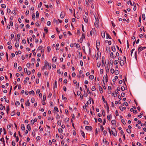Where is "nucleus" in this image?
Returning <instances> with one entry per match:
<instances>
[{
    "mask_svg": "<svg viewBox=\"0 0 146 146\" xmlns=\"http://www.w3.org/2000/svg\"><path fill=\"white\" fill-rule=\"evenodd\" d=\"M111 132L112 133V134L113 135H114L115 136H116V134H117V131L114 128H111Z\"/></svg>",
    "mask_w": 146,
    "mask_h": 146,
    "instance_id": "1",
    "label": "nucleus"
},
{
    "mask_svg": "<svg viewBox=\"0 0 146 146\" xmlns=\"http://www.w3.org/2000/svg\"><path fill=\"white\" fill-rule=\"evenodd\" d=\"M95 17L96 20V21L94 23V25L96 28H98L99 27V25L98 24L99 23V20H98V21L97 20L98 19V18H96V17Z\"/></svg>",
    "mask_w": 146,
    "mask_h": 146,
    "instance_id": "2",
    "label": "nucleus"
},
{
    "mask_svg": "<svg viewBox=\"0 0 146 146\" xmlns=\"http://www.w3.org/2000/svg\"><path fill=\"white\" fill-rule=\"evenodd\" d=\"M85 129L87 130L91 131L92 129V128L91 126H86L85 127Z\"/></svg>",
    "mask_w": 146,
    "mask_h": 146,
    "instance_id": "3",
    "label": "nucleus"
},
{
    "mask_svg": "<svg viewBox=\"0 0 146 146\" xmlns=\"http://www.w3.org/2000/svg\"><path fill=\"white\" fill-rule=\"evenodd\" d=\"M83 17L85 22L87 23L88 21V19L87 17L86 16H85L84 15L83 16Z\"/></svg>",
    "mask_w": 146,
    "mask_h": 146,
    "instance_id": "4",
    "label": "nucleus"
},
{
    "mask_svg": "<svg viewBox=\"0 0 146 146\" xmlns=\"http://www.w3.org/2000/svg\"><path fill=\"white\" fill-rule=\"evenodd\" d=\"M145 48H146V47L144 46L142 47H139L138 48V51L139 52Z\"/></svg>",
    "mask_w": 146,
    "mask_h": 146,
    "instance_id": "5",
    "label": "nucleus"
},
{
    "mask_svg": "<svg viewBox=\"0 0 146 146\" xmlns=\"http://www.w3.org/2000/svg\"><path fill=\"white\" fill-rule=\"evenodd\" d=\"M101 35L103 38H105V33L104 31L101 32Z\"/></svg>",
    "mask_w": 146,
    "mask_h": 146,
    "instance_id": "6",
    "label": "nucleus"
},
{
    "mask_svg": "<svg viewBox=\"0 0 146 146\" xmlns=\"http://www.w3.org/2000/svg\"><path fill=\"white\" fill-rule=\"evenodd\" d=\"M99 89L101 93L102 94L103 92V89L100 86L99 87Z\"/></svg>",
    "mask_w": 146,
    "mask_h": 146,
    "instance_id": "7",
    "label": "nucleus"
},
{
    "mask_svg": "<svg viewBox=\"0 0 146 146\" xmlns=\"http://www.w3.org/2000/svg\"><path fill=\"white\" fill-rule=\"evenodd\" d=\"M99 57H101V53H100V55H99L98 52L97 55H96V59L97 60L98 59V58Z\"/></svg>",
    "mask_w": 146,
    "mask_h": 146,
    "instance_id": "8",
    "label": "nucleus"
},
{
    "mask_svg": "<svg viewBox=\"0 0 146 146\" xmlns=\"http://www.w3.org/2000/svg\"><path fill=\"white\" fill-rule=\"evenodd\" d=\"M119 63L120 65L122 66H123L124 64V62L123 60H120Z\"/></svg>",
    "mask_w": 146,
    "mask_h": 146,
    "instance_id": "9",
    "label": "nucleus"
},
{
    "mask_svg": "<svg viewBox=\"0 0 146 146\" xmlns=\"http://www.w3.org/2000/svg\"><path fill=\"white\" fill-rule=\"evenodd\" d=\"M104 56H102V66H104L105 64L104 63Z\"/></svg>",
    "mask_w": 146,
    "mask_h": 146,
    "instance_id": "10",
    "label": "nucleus"
},
{
    "mask_svg": "<svg viewBox=\"0 0 146 146\" xmlns=\"http://www.w3.org/2000/svg\"><path fill=\"white\" fill-rule=\"evenodd\" d=\"M81 133L82 134V135L83 136V137L84 138H85L86 137H85V133H84V132L82 130H81Z\"/></svg>",
    "mask_w": 146,
    "mask_h": 146,
    "instance_id": "11",
    "label": "nucleus"
},
{
    "mask_svg": "<svg viewBox=\"0 0 146 146\" xmlns=\"http://www.w3.org/2000/svg\"><path fill=\"white\" fill-rule=\"evenodd\" d=\"M85 38V37L84 35V33H82V38L80 39V40H81V39H82V40L81 42H82L83 39V38Z\"/></svg>",
    "mask_w": 146,
    "mask_h": 146,
    "instance_id": "12",
    "label": "nucleus"
},
{
    "mask_svg": "<svg viewBox=\"0 0 146 146\" xmlns=\"http://www.w3.org/2000/svg\"><path fill=\"white\" fill-rule=\"evenodd\" d=\"M25 105L27 106H29L30 105V103L29 102V100H27L26 102Z\"/></svg>",
    "mask_w": 146,
    "mask_h": 146,
    "instance_id": "13",
    "label": "nucleus"
},
{
    "mask_svg": "<svg viewBox=\"0 0 146 146\" xmlns=\"http://www.w3.org/2000/svg\"><path fill=\"white\" fill-rule=\"evenodd\" d=\"M103 142L104 143V142L106 144H109V142L108 141H106V139H104L103 140Z\"/></svg>",
    "mask_w": 146,
    "mask_h": 146,
    "instance_id": "14",
    "label": "nucleus"
},
{
    "mask_svg": "<svg viewBox=\"0 0 146 146\" xmlns=\"http://www.w3.org/2000/svg\"><path fill=\"white\" fill-rule=\"evenodd\" d=\"M21 128L22 130H24L25 129V126L23 124H22L21 125Z\"/></svg>",
    "mask_w": 146,
    "mask_h": 146,
    "instance_id": "15",
    "label": "nucleus"
},
{
    "mask_svg": "<svg viewBox=\"0 0 146 146\" xmlns=\"http://www.w3.org/2000/svg\"><path fill=\"white\" fill-rule=\"evenodd\" d=\"M91 103V101L88 100L87 102V103L85 105L86 106H88V104H90Z\"/></svg>",
    "mask_w": 146,
    "mask_h": 146,
    "instance_id": "16",
    "label": "nucleus"
},
{
    "mask_svg": "<svg viewBox=\"0 0 146 146\" xmlns=\"http://www.w3.org/2000/svg\"><path fill=\"white\" fill-rule=\"evenodd\" d=\"M104 79H105L106 80V82H108V76L107 74H106V76H104L103 79V80H104Z\"/></svg>",
    "mask_w": 146,
    "mask_h": 146,
    "instance_id": "17",
    "label": "nucleus"
},
{
    "mask_svg": "<svg viewBox=\"0 0 146 146\" xmlns=\"http://www.w3.org/2000/svg\"><path fill=\"white\" fill-rule=\"evenodd\" d=\"M111 122L112 125H115L116 123V121L115 120H112Z\"/></svg>",
    "mask_w": 146,
    "mask_h": 146,
    "instance_id": "18",
    "label": "nucleus"
},
{
    "mask_svg": "<svg viewBox=\"0 0 146 146\" xmlns=\"http://www.w3.org/2000/svg\"><path fill=\"white\" fill-rule=\"evenodd\" d=\"M106 107H107V110L108 113L109 112V105L108 104L107 102H106Z\"/></svg>",
    "mask_w": 146,
    "mask_h": 146,
    "instance_id": "19",
    "label": "nucleus"
},
{
    "mask_svg": "<svg viewBox=\"0 0 146 146\" xmlns=\"http://www.w3.org/2000/svg\"><path fill=\"white\" fill-rule=\"evenodd\" d=\"M111 49L112 50V51L113 52H115V51H116V49H115V46H113L112 47H111Z\"/></svg>",
    "mask_w": 146,
    "mask_h": 146,
    "instance_id": "20",
    "label": "nucleus"
},
{
    "mask_svg": "<svg viewBox=\"0 0 146 146\" xmlns=\"http://www.w3.org/2000/svg\"><path fill=\"white\" fill-rule=\"evenodd\" d=\"M1 141H2V142H3V146H5V141L4 139V138L3 137L2 138L0 139Z\"/></svg>",
    "mask_w": 146,
    "mask_h": 146,
    "instance_id": "21",
    "label": "nucleus"
},
{
    "mask_svg": "<svg viewBox=\"0 0 146 146\" xmlns=\"http://www.w3.org/2000/svg\"><path fill=\"white\" fill-rule=\"evenodd\" d=\"M62 100H64L65 101H66L67 100V98L66 97H64L63 95H62Z\"/></svg>",
    "mask_w": 146,
    "mask_h": 146,
    "instance_id": "22",
    "label": "nucleus"
},
{
    "mask_svg": "<svg viewBox=\"0 0 146 146\" xmlns=\"http://www.w3.org/2000/svg\"><path fill=\"white\" fill-rule=\"evenodd\" d=\"M106 38H109V39H111V36H110V35H109V34L108 33H106Z\"/></svg>",
    "mask_w": 146,
    "mask_h": 146,
    "instance_id": "23",
    "label": "nucleus"
},
{
    "mask_svg": "<svg viewBox=\"0 0 146 146\" xmlns=\"http://www.w3.org/2000/svg\"><path fill=\"white\" fill-rule=\"evenodd\" d=\"M103 84H102V86L103 87V88L105 90L106 89V87L105 86V84L104 83V80H103Z\"/></svg>",
    "mask_w": 146,
    "mask_h": 146,
    "instance_id": "24",
    "label": "nucleus"
},
{
    "mask_svg": "<svg viewBox=\"0 0 146 146\" xmlns=\"http://www.w3.org/2000/svg\"><path fill=\"white\" fill-rule=\"evenodd\" d=\"M15 53L16 55H18V54H21V51L19 50L18 52L16 51L15 52Z\"/></svg>",
    "mask_w": 146,
    "mask_h": 146,
    "instance_id": "25",
    "label": "nucleus"
},
{
    "mask_svg": "<svg viewBox=\"0 0 146 146\" xmlns=\"http://www.w3.org/2000/svg\"><path fill=\"white\" fill-rule=\"evenodd\" d=\"M27 128L28 129V130L29 131L30 130H31V126H30V125L29 124H28L27 125Z\"/></svg>",
    "mask_w": 146,
    "mask_h": 146,
    "instance_id": "26",
    "label": "nucleus"
},
{
    "mask_svg": "<svg viewBox=\"0 0 146 146\" xmlns=\"http://www.w3.org/2000/svg\"><path fill=\"white\" fill-rule=\"evenodd\" d=\"M15 115V111H14L11 113V116H14Z\"/></svg>",
    "mask_w": 146,
    "mask_h": 146,
    "instance_id": "27",
    "label": "nucleus"
},
{
    "mask_svg": "<svg viewBox=\"0 0 146 146\" xmlns=\"http://www.w3.org/2000/svg\"><path fill=\"white\" fill-rule=\"evenodd\" d=\"M35 24L36 25L38 26H39L40 25V23L39 21L37 22Z\"/></svg>",
    "mask_w": 146,
    "mask_h": 146,
    "instance_id": "28",
    "label": "nucleus"
},
{
    "mask_svg": "<svg viewBox=\"0 0 146 146\" xmlns=\"http://www.w3.org/2000/svg\"><path fill=\"white\" fill-rule=\"evenodd\" d=\"M89 78L90 79L92 80L94 78V76L92 75H90L89 76Z\"/></svg>",
    "mask_w": 146,
    "mask_h": 146,
    "instance_id": "29",
    "label": "nucleus"
},
{
    "mask_svg": "<svg viewBox=\"0 0 146 146\" xmlns=\"http://www.w3.org/2000/svg\"><path fill=\"white\" fill-rule=\"evenodd\" d=\"M56 57L55 56H54L52 59V61L53 62H55L56 61Z\"/></svg>",
    "mask_w": 146,
    "mask_h": 146,
    "instance_id": "30",
    "label": "nucleus"
},
{
    "mask_svg": "<svg viewBox=\"0 0 146 146\" xmlns=\"http://www.w3.org/2000/svg\"><path fill=\"white\" fill-rule=\"evenodd\" d=\"M58 132L60 133H62V131H63V130L62 129L60 128L58 129Z\"/></svg>",
    "mask_w": 146,
    "mask_h": 146,
    "instance_id": "31",
    "label": "nucleus"
},
{
    "mask_svg": "<svg viewBox=\"0 0 146 146\" xmlns=\"http://www.w3.org/2000/svg\"><path fill=\"white\" fill-rule=\"evenodd\" d=\"M106 49L107 51H109L110 52V49L109 47H106Z\"/></svg>",
    "mask_w": 146,
    "mask_h": 146,
    "instance_id": "32",
    "label": "nucleus"
},
{
    "mask_svg": "<svg viewBox=\"0 0 146 146\" xmlns=\"http://www.w3.org/2000/svg\"><path fill=\"white\" fill-rule=\"evenodd\" d=\"M106 69L107 72H109V68L108 66L106 67Z\"/></svg>",
    "mask_w": 146,
    "mask_h": 146,
    "instance_id": "33",
    "label": "nucleus"
},
{
    "mask_svg": "<svg viewBox=\"0 0 146 146\" xmlns=\"http://www.w3.org/2000/svg\"><path fill=\"white\" fill-rule=\"evenodd\" d=\"M102 100L104 102V103H106V102H106L105 100V99L104 97V96H102Z\"/></svg>",
    "mask_w": 146,
    "mask_h": 146,
    "instance_id": "34",
    "label": "nucleus"
},
{
    "mask_svg": "<svg viewBox=\"0 0 146 146\" xmlns=\"http://www.w3.org/2000/svg\"><path fill=\"white\" fill-rule=\"evenodd\" d=\"M43 47L42 46H39L37 49L38 50H40L42 49Z\"/></svg>",
    "mask_w": 146,
    "mask_h": 146,
    "instance_id": "35",
    "label": "nucleus"
},
{
    "mask_svg": "<svg viewBox=\"0 0 146 146\" xmlns=\"http://www.w3.org/2000/svg\"><path fill=\"white\" fill-rule=\"evenodd\" d=\"M53 22L54 23H55L56 24H58V21L55 19H54Z\"/></svg>",
    "mask_w": 146,
    "mask_h": 146,
    "instance_id": "36",
    "label": "nucleus"
},
{
    "mask_svg": "<svg viewBox=\"0 0 146 146\" xmlns=\"http://www.w3.org/2000/svg\"><path fill=\"white\" fill-rule=\"evenodd\" d=\"M101 65V63L100 62H98L97 64V66L98 68H99L100 66Z\"/></svg>",
    "mask_w": 146,
    "mask_h": 146,
    "instance_id": "37",
    "label": "nucleus"
},
{
    "mask_svg": "<svg viewBox=\"0 0 146 146\" xmlns=\"http://www.w3.org/2000/svg\"><path fill=\"white\" fill-rule=\"evenodd\" d=\"M63 13L62 12L60 14V17L62 18H63L64 17V16L63 15Z\"/></svg>",
    "mask_w": 146,
    "mask_h": 146,
    "instance_id": "38",
    "label": "nucleus"
},
{
    "mask_svg": "<svg viewBox=\"0 0 146 146\" xmlns=\"http://www.w3.org/2000/svg\"><path fill=\"white\" fill-rule=\"evenodd\" d=\"M102 114L103 115V116L104 117L105 115V112L104 111V110H102Z\"/></svg>",
    "mask_w": 146,
    "mask_h": 146,
    "instance_id": "39",
    "label": "nucleus"
},
{
    "mask_svg": "<svg viewBox=\"0 0 146 146\" xmlns=\"http://www.w3.org/2000/svg\"><path fill=\"white\" fill-rule=\"evenodd\" d=\"M36 17L37 18H38V17H39V13L38 12V11H37L36 12Z\"/></svg>",
    "mask_w": 146,
    "mask_h": 146,
    "instance_id": "40",
    "label": "nucleus"
},
{
    "mask_svg": "<svg viewBox=\"0 0 146 146\" xmlns=\"http://www.w3.org/2000/svg\"><path fill=\"white\" fill-rule=\"evenodd\" d=\"M118 62H119L118 60H116L114 61V62H113V63L115 64H117L118 63Z\"/></svg>",
    "mask_w": 146,
    "mask_h": 146,
    "instance_id": "41",
    "label": "nucleus"
},
{
    "mask_svg": "<svg viewBox=\"0 0 146 146\" xmlns=\"http://www.w3.org/2000/svg\"><path fill=\"white\" fill-rule=\"evenodd\" d=\"M110 72L111 73L113 74L115 72V71L112 68L110 70Z\"/></svg>",
    "mask_w": 146,
    "mask_h": 146,
    "instance_id": "42",
    "label": "nucleus"
},
{
    "mask_svg": "<svg viewBox=\"0 0 146 146\" xmlns=\"http://www.w3.org/2000/svg\"><path fill=\"white\" fill-rule=\"evenodd\" d=\"M44 31H46V33H47L48 31V29L47 28L45 27L44 29Z\"/></svg>",
    "mask_w": 146,
    "mask_h": 146,
    "instance_id": "43",
    "label": "nucleus"
},
{
    "mask_svg": "<svg viewBox=\"0 0 146 146\" xmlns=\"http://www.w3.org/2000/svg\"><path fill=\"white\" fill-rule=\"evenodd\" d=\"M29 94H34L35 92L33 90H32L31 91H30L29 92Z\"/></svg>",
    "mask_w": 146,
    "mask_h": 146,
    "instance_id": "44",
    "label": "nucleus"
},
{
    "mask_svg": "<svg viewBox=\"0 0 146 146\" xmlns=\"http://www.w3.org/2000/svg\"><path fill=\"white\" fill-rule=\"evenodd\" d=\"M121 122L124 125H125L126 124L125 121L124 119H121Z\"/></svg>",
    "mask_w": 146,
    "mask_h": 146,
    "instance_id": "45",
    "label": "nucleus"
},
{
    "mask_svg": "<svg viewBox=\"0 0 146 146\" xmlns=\"http://www.w3.org/2000/svg\"><path fill=\"white\" fill-rule=\"evenodd\" d=\"M116 47L117 48V49L120 51L121 53L122 52V51L121 50V48L119 49V47H118V46H116Z\"/></svg>",
    "mask_w": 146,
    "mask_h": 146,
    "instance_id": "46",
    "label": "nucleus"
},
{
    "mask_svg": "<svg viewBox=\"0 0 146 146\" xmlns=\"http://www.w3.org/2000/svg\"><path fill=\"white\" fill-rule=\"evenodd\" d=\"M126 131L128 133H131V130L128 129H126Z\"/></svg>",
    "mask_w": 146,
    "mask_h": 146,
    "instance_id": "47",
    "label": "nucleus"
},
{
    "mask_svg": "<svg viewBox=\"0 0 146 146\" xmlns=\"http://www.w3.org/2000/svg\"><path fill=\"white\" fill-rule=\"evenodd\" d=\"M121 89L122 91H124L125 90V88L124 86H122L121 87Z\"/></svg>",
    "mask_w": 146,
    "mask_h": 146,
    "instance_id": "48",
    "label": "nucleus"
},
{
    "mask_svg": "<svg viewBox=\"0 0 146 146\" xmlns=\"http://www.w3.org/2000/svg\"><path fill=\"white\" fill-rule=\"evenodd\" d=\"M100 45V42L98 41V42L97 40L96 41V46H99Z\"/></svg>",
    "mask_w": 146,
    "mask_h": 146,
    "instance_id": "49",
    "label": "nucleus"
},
{
    "mask_svg": "<svg viewBox=\"0 0 146 146\" xmlns=\"http://www.w3.org/2000/svg\"><path fill=\"white\" fill-rule=\"evenodd\" d=\"M20 104V103L19 101H17L15 103V105L17 106V105H19Z\"/></svg>",
    "mask_w": 146,
    "mask_h": 146,
    "instance_id": "50",
    "label": "nucleus"
},
{
    "mask_svg": "<svg viewBox=\"0 0 146 146\" xmlns=\"http://www.w3.org/2000/svg\"><path fill=\"white\" fill-rule=\"evenodd\" d=\"M111 115H108L107 116V118L108 120L110 121V116Z\"/></svg>",
    "mask_w": 146,
    "mask_h": 146,
    "instance_id": "51",
    "label": "nucleus"
},
{
    "mask_svg": "<svg viewBox=\"0 0 146 146\" xmlns=\"http://www.w3.org/2000/svg\"><path fill=\"white\" fill-rule=\"evenodd\" d=\"M15 46L16 48L18 47L19 46V43L17 42H16L15 44Z\"/></svg>",
    "mask_w": 146,
    "mask_h": 146,
    "instance_id": "52",
    "label": "nucleus"
},
{
    "mask_svg": "<svg viewBox=\"0 0 146 146\" xmlns=\"http://www.w3.org/2000/svg\"><path fill=\"white\" fill-rule=\"evenodd\" d=\"M113 63V60H110V64H111V65H112Z\"/></svg>",
    "mask_w": 146,
    "mask_h": 146,
    "instance_id": "53",
    "label": "nucleus"
},
{
    "mask_svg": "<svg viewBox=\"0 0 146 146\" xmlns=\"http://www.w3.org/2000/svg\"><path fill=\"white\" fill-rule=\"evenodd\" d=\"M96 90L95 87L94 86H93L92 87V91H94Z\"/></svg>",
    "mask_w": 146,
    "mask_h": 146,
    "instance_id": "54",
    "label": "nucleus"
},
{
    "mask_svg": "<svg viewBox=\"0 0 146 146\" xmlns=\"http://www.w3.org/2000/svg\"><path fill=\"white\" fill-rule=\"evenodd\" d=\"M31 101L32 103L34 102L35 101V99L34 98H33L31 99Z\"/></svg>",
    "mask_w": 146,
    "mask_h": 146,
    "instance_id": "55",
    "label": "nucleus"
},
{
    "mask_svg": "<svg viewBox=\"0 0 146 146\" xmlns=\"http://www.w3.org/2000/svg\"><path fill=\"white\" fill-rule=\"evenodd\" d=\"M47 49L48 52H50V46H48L47 47Z\"/></svg>",
    "mask_w": 146,
    "mask_h": 146,
    "instance_id": "56",
    "label": "nucleus"
},
{
    "mask_svg": "<svg viewBox=\"0 0 146 146\" xmlns=\"http://www.w3.org/2000/svg\"><path fill=\"white\" fill-rule=\"evenodd\" d=\"M12 144L13 146H15V143L14 141H13L12 142Z\"/></svg>",
    "mask_w": 146,
    "mask_h": 146,
    "instance_id": "57",
    "label": "nucleus"
},
{
    "mask_svg": "<svg viewBox=\"0 0 146 146\" xmlns=\"http://www.w3.org/2000/svg\"><path fill=\"white\" fill-rule=\"evenodd\" d=\"M11 10L9 8H7V13H9L11 12Z\"/></svg>",
    "mask_w": 146,
    "mask_h": 146,
    "instance_id": "58",
    "label": "nucleus"
},
{
    "mask_svg": "<svg viewBox=\"0 0 146 146\" xmlns=\"http://www.w3.org/2000/svg\"><path fill=\"white\" fill-rule=\"evenodd\" d=\"M57 123L58 125H60L61 123V121H58L57 122Z\"/></svg>",
    "mask_w": 146,
    "mask_h": 146,
    "instance_id": "59",
    "label": "nucleus"
},
{
    "mask_svg": "<svg viewBox=\"0 0 146 146\" xmlns=\"http://www.w3.org/2000/svg\"><path fill=\"white\" fill-rule=\"evenodd\" d=\"M142 17L143 19L144 20H145V14H143L142 15Z\"/></svg>",
    "mask_w": 146,
    "mask_h": 146,
    "instance_id": "60",
    "label": "nucleus"
},
{
    "mask_svg": "<svg viewBox=\"0 0 146 146\" xmlns=\"http://www.w3.org/2000/svg\"><path fill=\"white\" fill-rule=\"evenodd\" d=\"M84 124H86V125H88V122L87 121H84Z\"/></svg>",
    "mask_w": 146,
    "mask_h": 146,
    "instance_id": "61",
    "label": "nucleus"
},
{
    "mask_svg": "<svg viewBox=\"0 0 146 146\" xmlns=\"http://www.w3.org/2000/svg\"><path fill=\"white\" fill-rule=\"evenodd\" d=\"M32 19H35V15H34V14H33V15H32Z\"/></svg>",
    "mask_w": 146,
    "mask_h": 146,
    "instance_id": "62",
    "label": "nucleus"
},
{
    "mask_svg": "<svg viewBox=\"0 0 146 146\" xmlns=\"http://www.w3.org/2000/svg\"><path fill=\"white\" fill-rule=\"evenodd\" d=\"M119 109L121 111H123V107L121 106H119Z\"/></svg>",
    "mask_w": 146,
    "mask_h": 146,
    "instance_id": "63",
    "label": "nucleus"
},
{
    "mask_svg": "<svg viewBox=\"0 0 146 146\" xmlns=\"http://www.w3.org/2000/svg\"><path fill=\"white\" fill-rule=\"evenodd\" d=\"M115 74L117 75L119 73V71L118 70H116L115 71Z\"/></svg>",
    "mask_w": 146,
    "mask_h": 146,
    "instance_id": "64",
    "label": "nucleus"
}]
</instances>
